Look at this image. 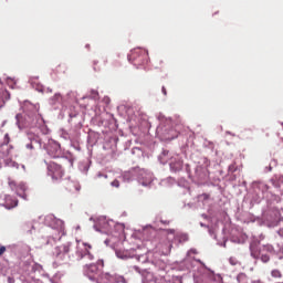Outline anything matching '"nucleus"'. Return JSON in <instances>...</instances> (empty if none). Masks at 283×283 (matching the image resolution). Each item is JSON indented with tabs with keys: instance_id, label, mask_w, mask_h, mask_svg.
<instances>
[{
	"instance_id": "39448f33",
	"label": "nucleus",
	"mask_w": 283,
	"mask_h": 283,
	"mask_svg": "<svg viewBox=\"0 0 283 283\" xmlns=\"http://www.w3.org/2000/svg\"><path fill=\"white\" fill-rule=\"evenodd\" d=\"M148 54L147 51L143 49H135L128 56V61H133V63H147Z\"/></svg>"
},
{
	"instance_id": "4be33fe9",
	"label": "nucleus",
	"mask_w": 283,
	"mask_h": 283,
	"mask_svg": "<svg viewBox=\"0 0 283 283\" xmlns=\"http://www.w3.org/2000/svg\"><path fill=\"white\" fill-rule=\"evenodd\" d=\"M200 198H202L203 200H209V198H211V196L209 193H202V195H200Z\"/></svg>"
},
{
	"instance_id": "20e7f679",
	"label": "nucleus",
	"mask_w": 283,
	"mask_h": 283,
	"mask_svg": "<svg viewBox=\"0 0 283 283\" xmlns=\"http://www.w3.org/2000/svg\"><path fill=\"white\" fill-rule=\"evenodd\" d=\"M105 266V262L103 260H98L96 263L85 264L83 268L84 275L88 277V280H96V275L101 273V269Z\"/></svg>"
},
{
	"instance_id": "f03ea898",
	"label": "nucleus",
	"mask_w": 283,
	"mask_h": 283,
	"mask_svg": "<svg viewBox=\"0 0 283 283\" xmlns=\"http://www.w3.org/2000/svg\"><path fill=\"white\" fill-rule=\"evenodd\" d=\"M53 255L55 258L54 264L56 266H64L70 264V245H59L54 249Z\"/></svg>"
},
{
	"instance_id": "9d476101",
	"label": "nucleus",
	"mask_w": 283,
	"mask_h": 283,
	"mask_svg": "<svg viewBox=\"0 0 283 283\" xmlns=\"http://www.w3.org/2000/svg\"><path fill=\"white\" fill-rule=\"evenodd\" d=\"M17 205H19V201L17 199H14L12 196L7 195L4 197L6 209H14V207H17Z\"/></svg>"
},
{
	"instance_id": "dca6fc26",
	"label": "nucleus",
	"mask_w": 283,
	"mask_h": 283,
	"mask_svg": "<svg viewBox=\"0 0 283 283\" xmlns=\"http://www.w3.org/2000/svg\"><path fill=\"white\" fill-rule=\"evenodd\" d=\"M112 187H115L116 189H118V187H120V181H118V179H115L112 181Z\"/></svg>"
},
{
	"instance_id": "393cba45",
	"label": "nucleus",
	"mask_w": 283,
	"mask_h": 283,
	"mask_svg": "<svg viewBox=\"0 0 283 283\" xmlns=\"http://www.w3.org/2000/svg\"><path fill=\"white\" fill-rule=\"evenodd\" d=\"M15 118H17V123H18V125H19V123H21V120H20L21 114H18V115L15 116Z\"/></svg>"
},
{
	"instance_id": "7ed1b4c3",
	"label": "nucleus",
	"mask_w": 283,
	"mask_h": 283,
	"mask_svg": "<svg viewBox=\"0 0 283 283\" xmlns=\"http://www.w3.org/2000/svg\"><path fill=\"white\" fill-rule=\"evenodd\" d=\"M75 255L77 260L92 262V260H94V254H92V244L77 242Z\"/></svg>"
},
{
	"instance_id": "b1692460",
	"label": "nucleus",
	"mask_w": 283,
	"mask_h": 283,
	"mask_svg": "<svg viewBox=\"0 0 283 283\" xmlns=\"http://www.w3.org/2000/svg\"><path fill=\"white\" fill-rule=\"evenodd\" d=\"M161 92H163L164 96H167V88L165 86L161 87Z\"/></svg>"
},
{
	"instance_id": "9b49d317",
	"label": "nucleus",
	"mask_w": 283,
	"mask_h": 283,
	"mask_svg": "<svg viewBox=\"0 0 283 283\" xmlns=\"http://www.w3.org/2000/svg\"><path fill=\"white\" fill-rule=\"evenodd\" d=\"M10 99V93L6 88H0V107L6 105V102Z\"/></svg>"
},
{
	"instance_id": "0eeeda50",
	"label": "nucleus",
	"mask_w": 283,
	"mask_h": 283,
	"mask_svg": "<svg viewBox=\"0 0 283 283\" xmlns=\"http://www.w3.org/2000/svg\"><path fill=\"white\" fill-rule=\"evenodd\" d=\"M49 171L52 174V178L55 180H59L61 178H63V167H61V165L51 161L48 166Z\"/></svg>"
},
{
	"instance_id": "f3484780",
	"label": "nucleus",
	"mask_w": 283,
	"mask_h": 283,
	"mask_svg": "<svg viewBox=\"0 0 283 283\" xmlns=\"http://www.w3.org/2000/svg\"><path fill=\"white\" fill-rule=\"evenodd\" d=\"M229 262H230V264H231L232 266H235V265L238 264V259L231 256V258L229 259Z\"/></svg>"
},
{
	"instance_id": "6ab92c4d",
	"label": "nucleus",
	"mask_w": 283,
	"mask_h": 283,
	"mask_svg": "<svg viewBox=\"0 0 283 283\" xmlns=\"http://www.w3.org/2000/svg\"><path fill=\"white\" fill-rule=\"evenodd\" d=\"M238 282L240 283L242 280H247V275L241 273L237 276Z\"/></svg>"
},
{
	"instance_id": "5701e85b",
	"label": "nucleus",
	"mask_w": 283,
	"mask_h": 283,
	"mask_svg": "<svg viewBox=\"0 0 283 283\" xmlns=\"http://www.w3.org/2000/svg\"><path fill=\"white\" fill-rule=\"evenodd\" d=\"M35 90H36L38 92H43V85L38 84L36 87H35Z\"/></svg>"
},
{
	"instance_id": "7c9ffc66",
	"label": "nucleus",
	"mask_w": 283,
	"mask_h": 283,
	"mask_svg": "<svg viewBox=\"0 0 283 283\" xmlns=\"http://www.w3.org/2000/svg\"><path fill=\"white\" fill-rule=\"evenodd\" d=\"M178 169H182V164H179V168Z\"/></svg>"
},
{
	"instance_id": "2f4dec72",
	"label": "nucleus",
	"mask_w": 283,
	"mask_h": 283,
	"mask_svg": "<svg viewBox=\"0 0 283 283\" xmlns=\"http://www.w3.org/2000/svg\"><path fill=\"white\" fill-rule=\"evenodd\" d=\"M184 240H187V237H184Z\"/></svg>"
},
{
	"instance_id": "c85d7f7f",
	"label": "nucleus",
	"mask_w": 283,
	"mask_h": 283,
	"mask_svg": "<svg viewBox=\"0 0 283 283\" xmlns=\"http://www.w3.org/2000/svg\"><path fill=\"white\" fill-rule=\"evenodd\" d=\"M279 180L283 182V175L279 177Z\"/></svg>"
},
{
	"instance_id": "aec40b11",
	"label": "nucleus",
	"mask_w": 283,
	"mask_h": 283,
	"mask_svg": "<svg viewBox=\"0 0 283 283\" xmlns=\"http://www.w3.org/2000/svg\"><path fill=\"white\" fill-rule=\"evenodd\" d=\"M92 98H98V92L97 91H91Z\"/></svg>"
},
{
	"instance_id": "4468645a",
	"label": "nucleus",
	"mask_w": 283,
	"mask_h": 283,
	"mask_svg": "<svg viewBox=\"0 0 283 283\" xmlns=\"http://www.w3.org/2000/svg\"><path fill=\"white\" fill-rule=\"evenodd\" d=\"M27 123H25V127H34V125H36V123L34 122V117H30L28 116L25 118Z\"/></svg>"
},
{
	"instance_id": "423d86ee",
	"label": "nucleus",
	"mask_w": 283,
	"mask_h": 283,
	"mask_svg": "<svg viewBox=\"0 0 283 283\" xmlns=\"http://www.w3.org/2000/svg\"><path fill=\"white\" fill-rule=\"evenodd\" d=\"M46 151L51 158H61L62 150H61V144L56 143L54 140L49 142V145L46 147Z\"/></svg>"
},
{
	"instance_id": "cd10ccee",
	"label": "nucleus",
	"mask_w": 283,
	"mask_h": 283,
	"mask_svg": "<svg viewBox=\"0 0 283 283\" xmlns=\"http://www.w3.org/2000/svg\"><path fill=\"white\" fill-rule=\"evenodd\" d=\"M167 233H176V230H167Z\"/></svg>"
},
{
	"instance_id": "1a4fd4ad",
	"label": "nucleus",
	"mask_w": 283,
	"mask_h": 283,
	"mask_svg": "<svg viewBox=\"0 0 283 283\" xmlns=\"http://www.w3.org/2000/svg\"><path fill=\"white\" fill-rule=\"evenodd\" d=\"M25 191H28V187L25 186V184H19L15 188L17 195L23 200H28V192Z\"/></svg>"
},
{
	"instance_id": "ddd939ff",
	"label": "nucleus",
	"mask_w": 283,
	"mask_h": 283,
	"mask_svg": "<svg viewBox=\"0 0 283 283\" xmlns=\"http://www.w3.org/2000/svg\"><path fill=\"white\" fill-rule=\"evenodd\" d=\"M271 277H274V280H280L282 277V271L277 269L272 270Z\"/></svg>"
},
{
	"instance_id": "a211bd4d",
	"label": "nucleus",
	"mask_w": 283,
	"mask_h": 283,
	"mask_svg": "<svg viewBox=\"0 0 283 283\" xmlns=\"http://www.w3.org/2000/svg\"><path fill=\"white\" fill-rule=\"evenodd\" d=\"M3 145H10V135H9V134H6V135H4Z\"/></svg>"
},
{
	"instance_id": "f8f14e48",
	"label": "nucleus",
	"mask_w": 283,
	"mask_h": 283,
	"mask_svg": "<svg viewBox=\"0 0 283 283\" xmlns=\"http://www.w3.org/2000/svg\"><path fill=\"white\" fill-rule=\"evenodd\" d=\"M4 165H6V167H11L13 169H19V164L17 161L10 159V158H7L4 160Z\"/></svg>"
},
{
	"instance_id": "f257e3e1",
	"label": "nucleus",
	"mask_w": 283,
	"mask_h": 283,
	"mask_svg": "<svg viewBox=\"0 0 283 283\" xmlns=\"http://www.w3.org/2000/svg\"><path fill=\"white\" fill-rule=\"evenodd\" d=\"M250 251L254 260H261V262L266 263L269 262V260H271V256L269 255V253L273 251V247L263 245L262 248H260V242L254 241L250 244Z\"/></svg>"
},
{
	"instance_id": "412c9836",
	"label": "nucleus",
	"mask_w": 283,
	"mask_h": 283,
	"mask_svg": "<svg viewBox=\"0 0 283 283\" xmlns=\"http://www.w3.org/2000/svg\"><path fill=\"white\" fill-rule=\"evenodd\" d=\"M6 251H8V248H6L4 245H0V256L3 255Z\"/></svg>"
},
{
	"instance_id": "a878e982",
	"label": "nucleus",
	"mask_w": 283,
	"mask_h": 283,
	"mask_svg": "<svg viewBox=\"0 0 283 283\" xmlns=\"http://www.w3.org/2000/svg\"><path fill=\"white\" fill-rule=\"evenodd\" d=\"M279 235H282L283 238V228L279 230Z\"/></svg>"
},
{
	"instance_id": "6e6552de",
	"label": "nucleus",
	"mask_w": 283,
	"mask_h": 283,
	"mask_svg": "<svg viewBox=\"0 0 283 283\" xmlns=\"http://www.w3.org/2000/svg\"><path fill=\"white\" fill-rule=\"evenodd\" d=\"M28 138H29V143L25 145L27 149H30V150L34 149V143H36L41 147V137H39V135L29 133Z\"/></svg>"
},
{
	"instance_id": "c756f323",
	"label": "nucleus",
	"mask_w": 283,
	"mask_h": 283,
	"mask_svg": "<svg viewBox=\"0 0 283 283\" xmlns=\"http://www.w3.org/2000/svg\"><path fill=\"white\" fill-rule=\"evenodd\" d=\"M30 81H31V83L34 85V77H31Z\"/></svg>"
},
{
	"instance_id": "bb28decb",
	"label": "nucleus",
	"mask_w": 283,
	"mask_h": 283,
	"mask_svg": "<svg viewBox=\"0 0 283 283\" xmlns=\"http://www.w3.org/2000/svg\"><path fill=\"white\" fill-rule=\"evenodd\" d=\"M9 185H10V187L12 188V187H17V185L14 184V182H9Z\"/></svg>"
},
{
	"instance_id": "473e14b6",
	"label": "nucleus",
	"mask_w": 283,
	"mask_h": 283,
	"mask_svg": "<svg viewBox=\"0 0 283 283\" xmlns=\"http://www.w3.org/2000/svg\"><path fill=\"white\" fill-rule=\"evenodd\" d=\"M32 229H34V226H32Z\"/></svg>"
},
{
	"instance_id": "2eb2a0df",
	"label": "nucleus",
	"mask_w": 283,
	"mask_h": 283,
	"mask_svg": "<svg viewBox=\"0 0 283 283\" xmlns=\"http://www.w3.org/2000/svg\"><path fill=\"white\" fill-rule=\"evenodd\" d=\"M230 174H235L238 171V164L233 163L229 166Z\"/></svg>"
}]
</instances>
